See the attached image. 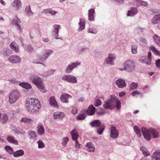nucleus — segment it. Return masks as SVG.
<instances>
[{
	"label": "nucleus",
	"instance_id": "obj_25",
	"mask_svg": "<svg viewBox=\"0 0 160 160\" xmlns=\"http://www.w3.org/2000/svg\"><path fill=\"white\" fill-rule=\"evenodd\" d=\"M152 156L153 160H160V151H156L153 153Z\"/></svg>",
	"mask_w": 160,
	"mask_h": 160
},
{
	"label": "nucleus",
	"instance_id": "obj_30",
	"mask_svg": "<svg viewBox=\"0 0 160 160\" xmlns=\"http://www.w3.org/2000/svg\"><path fill=\"white\" fill-rule=\"evenodd\" d=\"M19 85L22 88L28 89L31 88V85L28 83L27 82H22L19 84Z\"/></svg>",
	"mask_w": 160,
	"mask_h": 160
},
{
	"label": "nucleus",
	"instance_id": "obj_20",
	"mask_svg": "<svg viewBox=\"0 0 160 160\" xmlns=\"http://www.w3.org/2000/svg\"><path fill=\"white\" fill-rule=\"evenodd\" d=\"M138 12V10L136 8H133L131 10H129L128 11L127 16H133L134 15L136 14Z\"/></svg>",
	"mask_w": 160,
	"mask_h": 160
},
{
	"label": "nucleus",
	"instance_id": "obj_7",
	"mask_svg": "<svg viewBox=\"0 0 160 160\" xmlns=\"http://www.w3.org/2000/svg\"><path fill=\"white\" fill-rule=\"evenodd\" d=\"M116 58V56L114 54H110L108 58L105 59V63L112 65L114 63Z\"/></svg>",
	"mask_w": 160,
	"mask_h": 160
},
{
	"label": "nucleus",
	"instance_id": "obj_31",
	"mask_svg": "<svg viewBox=\"0 0 160 160\" xmlns=\"http://www.w3.org/2000/svg\"><path fill=\"white\" fill-rule=\"evenodd\" d=\"M12 22L13 23L17 25L20 31L21 32V28L19 24L20 22V21L19 19L17 17H16L15 19H14L13 20Z\"/></svg>",
	"mask_w": 160,
	"mask_h": 160
},
{
	"label": "nucleus",
	"instance_id": "obj_57",
	"mask_svg": "<svg viewBox=\"0 0 160 160\" xmlns=\"http://www.w3.org/2000/svg\"><path fill=\"white\" fill-rule=\"evenodd\" d=\"M97 113L100 115H103L105 113V110L103 109H102L100 111H98Z\"/></svg>",
	"mask_w": 160,
	"mask_h": 160
},
{
	"label": "nucleus",
	"instance_id": "obj_46",
	"mask_svg": "<svg viewBox=\"0 0 160 160\" xmlns=\"http://www.w3.org/2000/svg\"><path fill=\"white\" fill-rule=\"evenodd\" d=\"M8 119V116L6 114H4L2 118V121L3 122H6Z\"/></svg>",
	"mask_w": 160,
	"mask_h": 160
},
{
	"label": "nucleus",
	"instance_id": "obj_24",
	"mask_svg": "<svg viewBox=\"0 0 160 160\" xmlns=\"http://www.w3.org/2000/svg\"><path fill=\"white\" fill-rule=\"evenodd\" d=\"M7 140L9 142L12 143L15 145H18V142L14 139L13 137L11 136H8L7 138Z\"/></svg>",
	"mask_w": 160,
	"mask_h": 160
},
{
	"label": "nucleus",
	"instance_id": "obj_58",
	"mask_svg": "<svg viewBox=\"0 0 160 160\" xmlns=\"http://www.w3.org/2000/svg\"><path fill=\"white\" fill-rule=\"evenodd\" d=\"M155 64L157 68H160V59H158L156 61Z\"/></svg>",
	"mask_w": 160,
	"mask_h": 160
},
{
	"label": "nucleus",
	"instance_id": "obj_9",
	"mask_svg": "<svg viewBox=\"0 0 160 160\" xmlns=\"http://www.w3.org/2000/svg\"><path fill=\"white\" fill-rule=\"evenodd\" d=\"M110 135V137L113 139L118 138V131L115 127L114 126L111 127Z\"/></svg>",
	"mask_w": 160,
	"mask_h": 160
},
{
	"label": "nucleus",
	"instance_id": "obj_44",
	"mask_svg": "<svg viewBox=\"0 0 160 160\" xmlns=\"http://www.w3.org/2000/svg\"><path fill=\"white\" fill-rule=\"evenodd\" d=\"M85 118V116L84 114H80L77 117V119L78 120H82L84 119Z\"/></svg>",
	"mask_w": 160,
	"mask_h": 160
},
{
	"label": "nucleus",
	"instance_id": "obj_36",
	"mask_svg": "<svg viewBox=\"0 0 160 160\" xmlns=\"http://www.w3.org/2000/svg\"><path fill=\"white\" fill-rule=\"evenodd\" d=\"M26 12L28 15L32 16L33 13L31 11L30 6H27L26 8Z\"/></svg>",
	"mask_w": 160,
	"mask_h": 160
},
{
	"label": "nucleus",
	"instance_id": "obj_13",
	"mask_svg": "<svg viewBox=\"0 0 160 160\" xmlns=\"http://www.w3.org/2000/svg\"><path fill=\"white\" fill-rule=\"evenodd\" d=\"M115 83L118 87L121 88H122L126 86L125 81L121 79H119L116 80Z\"/></svg>",
	"mask_w": 160,
	"mask_h": 160
},
{
	"label": "nucleus",
	"instance_id": "obj_52",
	"mask_svg": "<svg viewBox=\"0 0 160 160\" xmlns=\"http://www.w3.org/2000/svg\"><path fill=\"white\" fill-rule=\"evenodd\" d=\"M70 77V75H64L62 77V79L64 81H66L68 82V78Z\"/></svg>",
	"mask_w": 160,
	"mask_h": 160
},
{
	"label": "nucleus",
	"instance_id": "obj_56",
	"mask_svg": "<svg viewBox=\"0 0 160 160\" xmlns=\"http://www.w3.org/2000/svg\"><path fill=\"white\" fill-rule=\"evenodd\" d=\"M78 112V109L75 107H73L72 109V112L73 114H75Z\"/></svg>",
	"mask_w": 160,
	"mask_h": 160
},
{
	"label": "nucleus",
	"instance_id": "obj_61",
	"mask_svg": "<svg viewBox=\"0 0 160 160\" xmlns=\"http://www.w3.org/2000/svg\"><path fill=\"white\" fill-rule=\"evenodd\" d=\"M75 147L76 148H80V144H79L78 142V140H75Z\"/></svg>",
	"mask_w": 160,
	"mask_h": 160
},
{
	"label": "nucleus",
	"instance_id": "obj_41",
	"mask_svg": "<svg viewBox=\"0 0 160 160\" xmlns=\"http://www.w3.org/2000/svg\"><path fill=\"white\" fill-rule=\"evenodd\" d=\"M150 49L155 53L157 54H160V52L157 50L156 48L153 46H152L150 47Z\"/></svg>",
	"mask_w": 160,
	"mask_h": 160
},
{
	"label": "nucleus",
	"instance_id": "obj_64",
	"mask_svg": "<svg viewBox=\"0 0 160 160\" xmlns=\"http://www.w3.org/2000/svg\"><path fill=\"white\" fill-rule=\"evenodd\" d=\"M84 98L83 97H82L79 99H78V101L79 102H82V101L84 100Z\"/></svg>",
	"mask_w": 160,
	"mask_h": 160
},
{
	"label": "nucleus",
	"instance_id": "obj_53",
	"mask_svg": "<svg viewBox=\"0 0 160 160\" xmlns=\"http://www.w3.org/2000/svg\"><path fill=\"white\" fill-rule=\"evenodd\" d=\"M141 94V93L138 91H135L132 93V95L133 96H135L136 95H139Z\"/></svg>",
	"mask_w": 160,
	"mask_h": 160
},
{
	"label": "nucleus",
	"instance_id": "obj_54",
	"mask_svg": "<svg viewBox=\"0 0 160 160\" xmlns=\"http://www.w3.org/2000/svg\"><path fill=\"white\" fill-rule=\"evenodd\" d=\"M47 12H49L50 13H51L52 15H54L56 13H57V12L53 11L52 10L50 9H48L47 10Z\"/></svg>",
	"mask_w": 160,
	"mask_h": 160
},
{
	"label": "nucleus",
	"instance_id": "obj_22",
	"mask_svg": "<svg viewBox=\"0 0 160 160\" xmlns=\"http://www.w3.org/2000/svg\"><path fill=\"white\" fill-rule=\"evenodd\" d=\"M87 150L89 152H94L95 148L93 144L91 142H88L87 143Z\"/></svg>",
	"mask_w": 160,
	"mask_h": 160
},
{
	"label": "nucleus",
	"instance_id": "obj_6",
	"mask_svg": "<svg viewBox=\"0 0 160 160\" xmlns=\"http://www.w3.org/2000/svg\"><path fill=\"white\" fill-rule=\"evenodd\" d=\"M124 68L122 69H119L120 70L122 71L125 69H127L129 71H132L134 70L135 67L134 63L132 60H127L126 61L124 65Z\"/></svg>",
	"mask_w": 160,
	"mask_h": 160
},
{
	"label": "nucleus",
	"instance_id": "obj_5",
	"mask_svg": "<svg viewBox=\"0 0 160 160\" xmlns=\"http://www.w3.org/2000/svg\"><path fill=\"white\" fill-rule=\"evenodd\" d=\"M20 97L18 92L17 90H14L12 92L9 96V102L10 104L15 103L19 98Z\"/></svg>",
	"mask_w": 160,
	"mask_h": 160
},
{
	"label": "nucleus",
	"instance_id": "obj_27",
	"mask_svg": "<svg viewBox=\"0 0 160 160\" xmlns=\"http://www.w3.org/2000/svg\"><path fill=\"white\" fill-rule=\"evenodd\" d=\"M85 21L83 19L80 18V22H79L80 31L84 29L85 27Z\"/></svg>",
	"mask_w": 160,
	"mask_h": 160
},
{
	"label": "nucleus",
	"instance_id": "obj_39",
	"mask_svg": "<svg viewBox=\"0 0 160 160\" xmlns=\"http://www.w3.org/2000/svg\"><path fill=\"white\" fill-rule=\"evenodd\" d=\"M138 84L137 83H132L130 85V89L133 90L135 89L137 87Z\"/></svg>",
	"mask_w": 160,
	"mask_h": 160
},
{
	"label": "nucleus",
	"instance_id": "obj_42",
	"mask_svg": "<svg viewBox=\"0 0 160 160\" xmlns=\"http://www.w3.org/2000/svg\"><path fill=\"white\" fill-rule=\"evenodd\" d=\"M53 27L55 30H56V34L57 35L56 36H58V29L61 28V26L60 25L55 24L54 25Z\"/></svg>",
	"mask_w": 160,
	"mask_h": 160
},
{
	"label": "nucleus",
	"instance_id": "obj_63",
	"mask_svg": "<svg viewBox=\"0 0 160 160\" xmlns=\"http://www.w3.org/2000/svg\"><path fill=\"white\" fill-rule=\"evenodd\" d=\"M125 95V93L124 92H122L120 93L119 94V95L120 97H122L124 96Z\"/></svg>",
	"mask_w": 160,
	"mask_h": 160
},
{
	"label": "nucleus",
	"instance_id": "obj_21",
	"mask_svg": "<svg viewBox=\"0 0 160 160\" xmlns=\"http://www.w3.org/2000/svg\"><path fill=\"white\" fill-rule=\"evenodd\" d=\"M79 64V63L77 64V63H72L71 65H68L66 69V72L67 73L71 72L74 67H76Z\"/></svg>",
	"mask_w": 160,
	"mask_h": 160
},
{
	"label": "nucleus",
	"instance_id": "obj_29",
	"mask_svg": "<svg viewBox=\"0 0 160 160\" xmlns=\"http://www.w3.org/2000/svg\"><path fill=\"white\" fill-rule=\"evenodd\" d=\"M24 154L23 151L22 150H20L14 152L13 156L15 157H18L22 156Z\"/></svg>",
	"mask_w": 160,
	"mask_h": 160
},
{
	"label": "nucleus",
	"instance_id": "obj_3",
	"mask_svg": "<svg viewBox=\"0 0 160 160\" xmlns=\"http://www.w3.org/2000/svg\"><path fill=\"white\" fill-rule=\"evenodd\" d=\"M32 82L37 87L39 90L42 93H45L47 90L41 78L36 76L33 77Z\"/></svg>",
	"mask_w": 160,
	"mask_h": 160
},
{
	"label": "nucleus",
	"instance_id": "obj_48",
	"mask_svg": "<svg viewBox=\"0 0 160 160\" xmlns=\"http://www.w3.org/2000/svg\"><path fill=\"white\" fill-rule=\"evenodd\" d=\"M88 32L91 33H96L97 31L95 28H90L88 29Z\"/></svg>",
	"mask_w": 160,
	"mask_h": 160
},
{
	"label": "nucleus",
	"instance_id": "obj_47",
	"mask_svg": "<svg viewBox=\"0 0 160 160\" xmlns=\"http://www.w3.org/2000/svg\"><path fill=\"white\" fill-rule=\"evenodd\" d=\"M148 58L149 60V62L148 63L149 64H151V52H148Z\"/></svg>",
	"mask_w": 160,
	"mask_h": 160
},
{
	"label": "nucleus",
	"instance_id": "obj_14",
	"mask_svg": "<svg viewBox=\"0 0 160 160\" xmlns=\"http://www.w3.org/2000/svg\"><path fill=\"white\" fill-rule=\"evenodd\" d=\"M64 116L63 112H57L54 113L53 117L54 119H62Z\"/></svg>",
	"mask_w": 160,
	"mask_h": 160
},
{
	"label": "nucleus",
	"instance_id": "obj_50",
	"mask_svg": "<svg viewBox=\"0 0 160 160\" xmlns=\"http://www.w3.org/2000/svg\"><path fill=\"white\" fill-rule=\"evenodd\" d=\"M29 134L31 137V138H36V135L34 132H29Z\"/></svg>",
	"mask_w": 160,
	"mask_h": 160
},
{
	"label": "nucleus",
	"instance_id": "obj_62",
	"mask_svg": "<svg viewBox=\"0 0 160 160\" xmlns=\"http://www.w3.org/2000/svg\"><path fill=\"white\" fill-rule=\"evenodd\" d=\"M88 15V19L90 21H92L94 20V17L93 15Z\"/></svg>",
	"mask_w": 160,
	"mask_h": 160
},
{
	"label": "nucleus",
	"instance_id": "obj_16",
	"mask_svg": "<svg viewBox=\"0 0 160 160\" xmlns=\"http://www.w3.org/2000/svg\"><path fill=\"white\" fill-rule=\"evenodd\" d=\"M95 108L92 105H90L87 110L86 113L88 115H92L95 113Z\"/></svg>",
	"mask_w": 160,
	"mask_h": 160
},
{
	"label": "nucleus",
	"instance_id": "obj_55",
	"mask_svg": "<svg viewBox=\"0 0 160 160\" xmlns=\"http://www.w3.org/2000/svg\"><path fill=\"white\" fill-rule=\"evenodd\" d=\"M88 15H93L94 12V10L93 8H91L88 11Z\"/></svg>",
	"mask_w": 160,
	"mask_h": 160
},
{
	"label": "nucleus",
	"instance_id": "obj_12",
	"mask_svg": "<svg viewBox=\"0 0 160 160\" xmlns=\"http://www.w3.org/2000/svg\"><path fill=\"white\" fill-rule=\"evenodd\" d=\"M10 62L12 63H19L20 59L19 57L17 56H13L10 57L8 59Z\"/></svg>",
	"mask_w": 160,
	"mask_h": 160
},
{
	"label": "nucleus",
	"instance_id": "obj_37",
	"mask_svg": "<svg viewBox=\"0 0 160 160\" xmlns=\"http://www.w3.org/2000/svg\"><path fill=\"white\" fill-rule=\"evenodd\" d=\"M138 46L136 45H133L132 46V52L133 54H136L137 53Z\"/></svg>",
	"mask_w": 160,
	"mask_h": 160
},
{
	"label": "nucleus",
	"instance_id": "obj_28",
	"mask_svg": "<svg viewBox=\"0 0 160 160\" xmlns=\"http://www.w3.org/2000/svg\"><path fill=\"white\" fill-rule=\"evenodd\" d=\"M133 3L135 4L137 6H138L141 5L145 7H147L148 6V4L147 3L145 2H142L140 0H137L133 2Z\"/></svg>",
	"mask_w": 160,
	"mask_h": 160
},
{
	"label": "nucleus",
	"instance_id": "obj_10",
	"mask_svg": "<svg viewBox=\"0 0 160 160\" xmlns=\"http://www.w3.org/2000/svg\"><path fill=\"white\" fill-rule=\"evenodd\" d=\"M20 122L22 123L30 125L32 124L33 123V121L31 118L25 117L21 118Z\"/></svg>",
	"mask_w": 160,
	"mask_h": 160
},
{
	"label": "nucleus",
	"instance_id": "obj_40",
	"mask_svg": "<svg viewBox=\"0 0 160 160\" xmlns=\"http://www.w3.org/2000/svg\"><path fill=\"white\" fill-rule=\"evenodd\" d=\"M105 128V126L104 125H102L99 127V128L97 129V131L98 133L99 134H101L102 133Z\"/></svg>",
	"mask_w": 160,
	"mask_h": 160
},
{
	"label": "nucleus",
	"instance_id": "obj_35",
	"mask_svg": "<svg viewBox=\"0 0 160 160\" xmlns=\"http://www.w3.org/2000/svg\"><path fill=\"white\" fill-rule=\"evenodd\" d=\"M6 150L8 152L9 154H13L14 153V151L12 148H11L8 146H6L5 148Z\"/></svg>",
	"mask_w": 160,
	"mask_h": 160
},
{
	"label": "nucleus",
	"instance_id": "obj_18",
	"mask_svg": "<svg viewBox=\"0 0 160 160\" xmlns=\"http://www.w3.org/2000/svg\"><path fill=\"white\" fill-rule=\"evenodd\" d=\"M91 126L92 127H95L98 128L99 127L101 126V122L98 120H94V121L90 123Z\"/></svg>",
	"mask_w": 160,
	"mask_h": 160
},
{
	"label": "nucleus",
	"instance_id": "obj_17",
	"mask_svg": "<svg viewBox=\"0 0 160 160\" xmlns=\"http://www.w3.org/2000/svg\"><path fill=\"white\" fill-rule=\"evenodd\" d=\"M70 134L71 135L72 139L73 140H77L79 135L76 129H74L71 131L70 132Z\"/></svg>",
	"mask_w": 160,
	"mask_h": 160
},
{
	"label": "nucleus",
	"instance_id": "obj_59",
	"mask_svg": "<svg viewBox=\"0 0 160 160\" xmlns=\"http://www.w3.org/2000/svg\"><path fill=\"white\" fill-rule=\"evenodd\" d=\"M139 61L142 63H145L148 65H150V64H149L148 63V62H146L145 60V59H143L142 58H140L139 59Z\"/></svg>",
	"mask_w": 160,
	"mask_h": 160
},
{
	"label": "nucleus",
	"instance_id": "obj_60",
	"mask_svg": "<svg viewBox=\"0 0 160 160\" xmlns=\"http://www.w3.org/2000/svg\"><path fill=\"white\" fill-rule=\"evenodd\" d=\"M53 52V51L52 50H48L46 51V55L48 56L49 55H51Z\"/></svg>",
	"mask_w": 160,
	"mask_h": 160
},
{
	"label": "nucleus",
	"instance_id": "obj_19",
	"mask_svg": "<svg viewBox=\"0 0 160 160\" xmlns=\"http://www.w3.org/2000/svg\"><path fill=\"white\" fill-rule=\"evenodd\" d=\"M38 132V134L41 135L44 133V128L41 123H39L37 126Z\"/></svg>",
	"mask_w": 160,
	"mask_h": 160
},
{
	"label": "nucleus",
	"instance_id": "obj_34",
	"mask_svg": "<svg viewBox=\"0 0 160 160\" xmlns=\"http://www.w3.org/2000/svg\"><path fill=\"white\" fill-rule=\"evenodd\" d=\"M70 76L68 78V82L71 83H76L77 82L76 78L72 75H70Z\"/></svg>",
	"mask_w": 160,
	"mask_h": 160
},
{
	"label": "nucleus",
	"instance_id": "obj_2",
	"mask_svg": "<svg viewBox=\"0 0 160 160\" xmlns=\"http://www.w3.org/2000/svg\"><path fill=\"white\" fill-rule=\"evenodd\" d=\"M25 107L27 111L30 113H33L38 111L41 106L38 100L31 98L26 100Z\"/></svg>",
	"mask_w": 160,
	"mask_h": 160
},
{
	"label": "nucleus",
	"instance_id": "obj_49",
	"mask_svg": "<svg viewBox=\"0 0 160 160\" xmlns=\"http://www.w3.org/2000/svg\"><path fill=\"white\" fill-rule=\"evenodd\" d=\"M101 101L99 99L96 100L94 102V105L95 106L98 107L101 104Z\"/></svg>",
	"mask_w": 160,
	"mask_h": 160
},
{
	"label": "nucleus",
	"instance_id": "obj_32",
	"mask_svg": "<svg viewBox=\"0 0 160 160\" xmlns=\"http://www.w3.org/2000/svg\"><path fill=\"white\" fill-rule=\"evenodd\" d=\"M141 150L142 151L145 157L150 155V153L144 147H142L140 148Z\"/></svg>",
	"mask_w": 160,
	"mask_h": 160
},
{
	"label": "nucleus",
	"instance_id": "obj_51",
	"mask_svg": "<svg viewBox=\"0 0 160 160\" xmlns=\"http://www.w3.org/2000/svg\"><path fill=\"white\" fill-rule=\"evenodd\" d=\"M48 57V56H47L45 55H43L41 56H39V58L42 61H45Z\"/></svg>",
	"mask_w": 160,
	"mask_h": 160
},
{
	"label": "nucleus",
	"instance_id": "obj_15",
	"mask_svg": "<svg viewBox=\"0 0 160 160\" xmlns=\"http://www.w3.org/2000/svg\"><path fill=\"white\" fill-rule=\"evenodd\" d=\"M49 103L54 108H58L59 106L55 100V98L54 97H51L49 99Z\"/></svg>",
	"mask_w": 160,
	"mask_h": 160
},
{
	"label": "nucleus",
	"instance_id": "obj_26",
	"mask_svg": "<svg viewBox=\"0 0 160 160\" xmlns=\"http://www.w3.org/2000/svg\"><path fill=\"white\" fill-rule=\"evenodd\" d=\"M160 22V14L155 16L152 19V22L156 24Z\"/></svg>",
	"mask_w": 160,
	"mask_h": 160
},
{
	"label": "nucleus",
	"instance_id": "obj_43",
	"mask_svg": "<svg viewBox=\"0 0 160 160\" xmlns=\"http://www.w3.org/2000/svg\"><path fill=\"white\" fill-rule=\"evenodd\" d=\"M115 102L116 104V108L118 110L121 108V103L119 99H117V98Z\"/></svg>",
	"mask_w": 160,
	"mask_h": 160
},
{
	"label": "nucleus",
	"instance_id": "obj_4",
	"mask_svg": "<svg viewBox=\"0 0 160 160\" xmlns=\"http://www.w3.org/2000/svg\"><path fill=\"white\" fill-rule=\"evenodd\" d=\"M116 100V97L115 95H111L110 97L105 101L103 105L104 108L105 109H113L115 107Z\"/></svg>",
	"mask_w": 160,
	"mask_h": 160
},
{
	"label": "nucleus",
	"instance_id": "obj_45",
	"mask_svg": "<svg viewBox=\"0 0 160 160\" xmlns=\"http://www.w3.org/2000/svg\"><path fill=\"white\" fill-rule=\"evenodd\" d=\"M38 143L39 148H42L44 147V144L41 140H39Z\"/></svg>",
	"mask_w": 160,
	"mask_h": 160
},
{
	"label": "nucleus",
	"instance_id": "obj_38",
	"mask_svg": "<svg viewBox=\"0 0 160 160\" xmlns=\"http://www.w3.org/2000/svg\"><path fill=\"white\" fill-rule=\"evenodd\" d=\"M153 38L157 44L158 46H160V43L159 42H158V41L160 40V37H159L157 35H155L153 37Z\"/></svg>",
	"mask_w": 160,
	"mask_h": 160
},
{
	"label": "nucleus",
	"instance_id": "obj_11",
	"mask_svg": "<svg viewBox=\"0 0 160 160\" xmlns=\"http://www.w3.org/2000/svg\"><path fill=\"white\" fill-rule=\"evenodd\" d=\"M22 5L21 2L20 0H14L12 3L13 7L15 8L17 10L21 8Z\"/></svg>",
	"mask_w": 160,
	"mask_h": 160
},
{
	"label": "nucleus",
	"instance_id": "obj_8",
	"mask_svg": "<svg viewBox=\"0 0 160 160\" xmlns=\"http://www.w3.org/2000/svg\"><path fill=\"white\" fill-rule=\"evenodd\" d=\"M72 97L70 95L67 93H64L62 94L60 100L63 103H68L69 102V100L71 99Z\"/></svg>",
	"mask_w": 160,
	"mask_h": 160
},
{
	"label": "nucleus",
	"instance_id": "obj_23",
	"mask_svg": "<svg viewBox=\"0 0 160 160\" xmlns=\"http://www.w3.org/2000/svg\"><path fill=\"white\" fill-rule=\"evenodd\" d=\"M18 44L15 42L11 43L10 45V47L16 52H18L19 49Z\"/></svg>",
	"mask_w": 160,
	"mask_h": 160
},
{
	"label": "nucleus",
	"instance_id": "obj_1",
	"mask_svg": "<svg viewBox=\"0 0 160 160\" xmlns=\"http://www.w3.org/2000/svg\"><path fill=\"white\" fill-rule=\"evenodd\" d=\"M134 130L138 137L139 138L141 137L142 132L144 138L148 141L150 140L151 135H152L153 138H156L159 136L158 132L153 128H150L147 130L146 128H142L141 131L139 128L136 125L134 127Z\"/></svg>",
	"mask_w": 160,
	"mask_h": 160
},
{
	"label": "nucleus",
	"instance_id": "obj_33",
	"mask_svg": "<svg viewBox=\"0 0 160 160\" xmlns=\"http://www.w3.org/2000/svg\"><path fill=\"white\" fill-rule=\"evenodd\" d=\"M69 140L68 138L66 137L63 138L62 139L61 144L64 147L66 146Z\"/></svg>",
	"mask_w": 160,
	"mask_h": 160
}]
</instances>
